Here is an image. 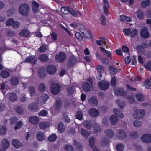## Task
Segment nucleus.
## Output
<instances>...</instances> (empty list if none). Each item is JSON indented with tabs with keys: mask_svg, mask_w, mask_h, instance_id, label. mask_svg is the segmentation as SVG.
I'll return each instance as SVG.
<instances>
[{
	"mask_svg": "<svg viewBox=\"0 0 151 151\" xmlns=\"http://www.w3.org/2000/svg\"><path fill=\"white\" fill-rule=\"evenodd\" d=\"M30 7L29 5L26 4H21L19 8V13L23 15H27L29 12Z\"/></svg>",
	"mask_w": 151,
	"mask_h": 151,
	"instance_id": "1",
	"label": "nucleus"
},
{
	"mask_svg": "<svg viewBox=\"0 0 151 151\" xmlns=\"http://www.w3.org/2000/svg\"><path fill=\"white\" fill-rule=\"evenodd\" d=\"M145 112L142 109H139L136 110L133 114V116L135 119H140L145 116Z\"/></svg>",
	"mask_w": 151,
	"mask_h": 151,
	"instance_id": "2",
	"label": "nucleus"
},
{
	"mask_svg": "<svg viewBox=\"0 0 151 151\" xmlns=\"http://www.w3.org/2000/svg\"><path fill=\"white\" fill-rule=\"evenodd\" d=\"M60 89V86L59 84L54 83L52 85L50 88V91L53 94L57 95L59 93Z\"/></svg>",
	"mask_w": 151,
	"mask_h": 151,
	"instance_id": "3",
	"label": "nucleus"
},
{
	"mask_svg": "<svg viewBox=\"0 0 151 151\" xmlns=\"http://www.w3.org/2000/svg\"><path fill=\"white\" fill-rule=\"evenodd\" d=\"M55 58L57 61L62 62L65 60L66 55L64 52H61L56 55Z\"/></svg>",
	"mask_w": 151,
	"mask_h": 151,
	"instance_id": "4",
	"label": "nucleus"
},
{
	"mask_svg": "<svg viewBox=\"0 0 151 151\" xmlns=\"http://www.w3.org/2000/svg\"><path fill=\"white\" fill-rule=\"evenodd\" d=\"M116 136L120 139H124L126 137L127 134L124 130L119 129L117 131Z\"/></svg>",
	"mask_w": 151,
	"mask_h": 151,
	"instance_id": "5",
	"label": "nucleus"
},
{
	"mask_svg": "<svg viewBox=\"0 0 151 151\" xmlns=\"http://www.w3.org/2000/svg\"><path fill=\"white\" fill-rule=\"evenodd\" d=\"M28 109L31 111H36L39 109L37 104L35 103H32L28 106Z\"/></svg>",
	"mask_w": 151,
	"mask_h": 151,
	"instance_id": "6",
	"label": "nucleus"
},
{
	"mask_svg": "<svg viewBox=\"0 0 151 151\" xmlns=\"http://www.w3.org/2000/svg\"><path fill=\"white\" fill-rule=\"evenodd\" d=\"M99 86L100 89L103 90H106L108 88L109 84L106 81H103L99 82Z\"/></svg>",
	"mask_w": 151,
	"mask_h": 151,
	"instance_id": "7",
	"label": "nucleus"
},
{
	"mask_svg": "<svg viewBox=\"0 0 151 151\" xmlns=\"http://www.w3.org/2000/svg\"><path fill=\"white\" fill-rule=\"evenodd\" d=\"M80 31L83 34L85 37L86 38H90L91 37V32L85 29L84 27L79 29Z\"/></svg>",
	"mask_w": 151,
	"mask_h": 151,
	"instance_id": "8",
	"label": "nucleus"
},
{
	"mask_svg": "<svg viewBox=\"0 0 151 151\" xmlns=\"http://www.w3.org/2000/svg\"><path fill=\"white\" fill-rule=\"evenodd\" d=\"M88 82L85 83L82 85V88L84 91H88L91 89L92 85L91 81V80H90Z\"/></svg>",
	"mask_w": 151,
	"mask_h": 151,
	"instance_id": "9",
	"label": "nucleus"
},
{
	"mask_svg": "<svg viewBox=\"0 0 151 151\" xmlns=\"http://www.w3.org/2000/svg\"><path fill=\"white\" fill-rule=\"evenodd\" d=\"M142 141L144 142L149 143L151 142V134H146L143 135L141 137Z\"/></svg>",
	"mask_w": 151,
	"mask_h": 151,
	"instance_id": "10",
	"label": "nucleus"
},
{
	"mask_svg": "<svg viewBox=\"0 0 151 151\" xmlns=\"http://www.w3.org/2000/svg\"><path fill=\"white\" fill-rule=\"evenodd\" d=\"M37 139L39 141H42L45 140V137L43 132L41 131H38L36 134Z\"/></svg>",
	"mask_w": 151,
	"mask_h": 151,
	"instance_id": "11",
	"label": "nucleus"
},
{
	"mask_svg": "<svg viewBox=\"0 0 151 151\" xmlns=\"http://www.w3.org/2000/svg\"><path fill=\"white\" fill-rule=\"evenodd\" d=\"M140 35L141 37L144 38H147L149 36V34L148 29L146 27H144L140 31Z\"/></svg>",
	"mask_w": 151,
	"mask_h": 151,
	"instance_id": "12",
	"label": "nucleus"
},
{
	"mask_svg": "<svg viewBox=\"0 0 151 151\" xmlns=\"http://www.w3.org/2000/svg\"><path fill=\"white\" fill-rule=\"evenodd\" d=\"M94 138L93 137H91L89 138V145L91 147L92 151H99V150L96 148L94 145Z\"/></svg>",
	"mask_w": 151,
	"mask_h": 151,
	"instance_id": "13",
	"label": "nucleus"
},
{
	"mask_svg": "<svg viewBox=\"0 0 151 151\" xmlns=\"http://www.w3.org/2000/svg\"><path fill=\"white\" fill-rule=\"evenodd\" d=\"M89 115L93 117H97L99 115V113L97 109L92 108L90 109L88 111Z\"/></svg>",
	"mask_w": 151,
	"mask_h": 151,
	"instance_id": "14",
	"label": "nucleus"
},
{
	"mask_svg": "<svg viewBox=\"0 0 151 151\" xmlns=\"http://www.w3.org/2000/svg\"><path fill=\"white\" fill-rule=\"evenodd\" d=\"M37 61V59L35 56L33 55L30 56L26 58L24 62L31 63L32 64H35Z\"/></svg>",
	"mask_w": 151,
	"mask_h": 151,
	"instance_id": "15",
	"label": "nucleus"
},
{
	"mask_svg": "<svg viewBox=\"0 0 151 151\" xmlns=\"http://www.w3.org/2000/svg\"><path fill=\"white\" fill-rule=\"evenodd\" d=\"M46 71L50 74H53L56 72V68L54 65H50L47 67Z\"/></svg>",
	"mask_w": 151,
	"mask_h": 151,
	"instance_id": "16",
	"label": "nucleus"
},
{
	"mask_svg": "<svg viewBox=\"0 0 151 151\" xmlns=\"http://www.w3.org/2000/svg\"><path fill=\"white\" fill-rule=\"evenodd\" d=\"M39 120V118L36 116H30L29 118V121L32 124L37 125Z\"/></svg>",
	"mask_w": 151,
	"mask_h": 151,
	"instance_id": "17",
	"label": "nucleus"
},
{
	"mask_svg": "<svg viewBox=\"0 0 151 151\" xmlns=\"http://www.w3.org/2000/svg\"><path fill=\"white\" fill-rule=\"evenodd\" d=\"M96 69L98 73L96 76L97 78L98 79H100L102 76L101 73L104 72L103 68L101 65H99L97 66Z\"/></svg>",
	"mask_w": 151,
	"mask_h": 151,
	"instance_id": "18",
	"label": "nucleus"
},
{
	"mask_svg": "<svg viewBox=\"0 0 151 151\" xmlns=\"http://www.w3.org/2000/svg\"><path fill=\"white\" fill-rule=\"evenodd\" d=\"M40 128L42 130H45L50 126L49 123L46 121H42L39 124Z\"/></svg>",
	"mask_w": 151,
	"mask_h": 151,
	"instance_id": "19",
	"label": "nucleus"
},
{
	"mask_svg": "<svg viewBox=\"0 0 151 151\" xmlns=\"http://www.w3.org/2000/svg\"><path fill=\"white\" fill-rule=\"evenodd\" d=\"M12 143L14 147L18 148L22 146L21 142L17 139H14L12 140Z\"/></svg>",
	"mask_w": 151,
	"mask_h": 151,
	"instance_id": "20",
	"label": "nucleus"
},
{
	"mask_svg": "<svg viewBox=\"0 0 151 151\" xmlns=\"http://www.w3.org/2000/svg\"><path fill=\"white\" fill-rule=\"evenodd\" d=\"M1 145L4 149H7L9 147L10 143L7 139L4 138L2 140Z\"/></svg>",
	"mask_w": 151,
	"mask_h": 151,
	"instance_id": "21",
	"label": "nucleus"
},
{
	"mask_svg": "<svg viewBox=\"0 0 151 151\" xmlns=\"http://www.w3.org/2000/svg\"><path fill=\"white\" fill-rule=\"evenodd\" d=\"M9 99L12 102H14L17 101V95L14 93H10L8 96Z\"/></svg>",
	"mask_w": 151,
	"mask_h": 151,
	"instance_id": "22",
	"label": "nucleus"
},
{
	"mask_svg": "<svg viewBox=\"0 0 151 151\" xmlns=\"http://www.w3.org/2000/svg\"><path fill=\"white\" fill-rule=\"evenodd\" d=\"M103 1V10L105 13L107 14L108 8L109 7V3L107 0H102Z\"/></svg>",
	"mask_w": 151,
	"mask_h": 151,
	"instance_id": "23",
	"label": "nucleus"
},
{
	"mask_svg": "<svg viewBox=\"0 0 151 151\" xmlns=\"http://www.w3.org/2000/svg\"><path fill=\"white\" fill-rule=\"evenodd\" d=\"M77 62V59L76 57L74 55L72 56L69 58L68 62V65H72L75 64Z\"/></svg>",
	"mask_w": 151,
	"mask_h": 151,
	"instance_id": "24",
	"label": "nucleus"
},
{
	"mask_svg": "<svg viewBox=\"0 0 151 151\" xmlns=\"http://www.w3.org/2000/svg\"><path fill=\"white\" fill-rule=\"evenodd\" d=\"M39 59L42 62H45L48 61L49 58L48 56L45 54H42L40 55Z\"/></svg>",
	"mask_w": 151,
	"mask_h": 151,
	"instance_id": "25",
	"label": "nucleus"
},
{
	"mask_svg": "<svg viewBox=\"0 0 151 151\" xmlns=\"http://www.w3.org/2000/svg\"><path fill=\"white\" fill-rule=\"evenodd\" d=\"M32 3L33 12L35 13H37L38 12L39 5L38 3L35 1H33Z\"/></svg>",
	"mask_w": 151,
	"mask_h": 151,
	"instance_id": "26",
	"label": "nucleus"
},
{
	"mask_svg": "<svg viewBox=\"0 0 151 151\" xmlns=\"http://www.w3.org/2000/svg\"><path fill=\"white\" fill-rule=\"evenodd\" d=\"M104 133L109 138H111L114 136V133L113 131L110 129H108L105 130Z\"/></svg>",
	"mask_w": 151,
	"mask_h": 151,
	"instance_id": "27",
	"label": "nucleus"
},
{
	"mask_svg": "<svg viewBox=\"0 0 151 151\" xmlns=\"http://www.w3.org/2000/svg\"><path fill=\"white\" fill-rule=\"evenodd\" d=\"M88 102L90 104L94 106H96L97 104V101L96 97L90 98L88 100Z\"/></svg>",
	"mask_w": 151,
	"mask_h": 151,
	"instance_id": "28",
	"label": "nucleus"
},
{
	"mask_svg": "<svg viewBox=\"0 0 151 151\" xmlns=\"http://www.w3.org/2000/svg\"><path fill=\"white\" fill-rule=\"evenodd\" d=\"M110 120L111 124L112 125H114L118 121V119L116 116L112 115L110 117Z\"/></svg>",
	"mask_w": 151,
	"mask_h": 151,
	"instance_id": "29",
	"label": "nucleus"
},
{
	"mask_svg": "<svg viewBox=\"0 0 151 151\" xmlns=\"http://www.w3.org/2000/svg\"><path fill=\"white\" fill-rule=\"evenodd\" d=\"M30 34V32L28 30L24 29L20 32L19 35L20 36L26 37H28Z\"/></svg>",
	"mask_w": 151,
	"mask_h": 151,
	"instance_id": "30",
	"label": "nucleus"
},
{
	"mask_svg": "<svg viewBox=\"0 0 151 151\" xmlns=\"http://www.w3.org/2000/svg\"><path fill=\"white\" fill-rule=\"evenodd\" d=\"M97 44L99 46H101L102 44L106 45V42L105 39L103 37H100L99 38V40L96 41Z\"/></svg>",
	"mask_w": 151,
	"mask_h": 151,
	"instance_id": "31",
	"label": "nucleus"
},
{
	"mask_svg": "<svg viewBox=\"0 0 151 151\" xmlns=\"http://www.w3.org/2000/svg\"><path fill=\"white\" fill-rule=\"evenodd\" d=\"M58 131L60 133H63L65 130V127L63 123L62 122H60L58 125Z\"/></svg>",
	"mask_w": 151,
	"mask_h": 151,
	"instance_id": "32",
	"label": "nucleus"
},
{
	"mask_svg": "<svg viewBox=\"0 0 151 151\" xmlns=\"http://www.w3.org/2000/svg\"><path fill=\"white\" fill-rule=\"evenodd\" d=\"M14 110L19 115L22 114L24 111L23 109L20 106H17L14 108Z\"/></svg>",
	"mask_w": 151,
	"mask_h": 151,
	"instance_id": "33",
	"label": "nucleus"
},
{
	"mask_svg": "<svg viewBox=\"0 0 151 151\" xmlns=\"http://www.w3.org/2000/svg\"><path fill=\"white\" fill-rule=\"evenodd\" d=\"M113 112L119 118H122L124 117V115L123 113L119 111L117 109H114L113 110Z\"/></svg>",
	"mask_w": 151,
	"mask_h": 151,
	"instance_id": "34",
	"label": "nucleus"
},
{
	"mask_svg": "<svg viewBox=\"0 0 151 151\" xmlns=\"http://www.w3.org/2000/svg\"><path fill=\"white\" fill-rule=\"evenodd\" d=\"M49 96L46 93L42 94L40 97L41 101L43 103H45L49 98Z\"/></svg>",
	"mask_w": 151,
	"mask_h": 151,
	"instance_id": "35",
	"label": "nucleus"
},
{
	"mask_svg": "<svg viewBox=\"0 0 151 151\" xmlns=\"http://www.w3.org/2000/svg\"><path fill=\"white\" fill-rule=\"evenodd\" d=\"M38 76L41 78H45V75L44 73V70L43 68H40L38 71Z\"/></svg>",
	"mask_w": 151,
	"mask_h": 151,
	"instance_id": "36",
	"label": "nucleus"
},
{
	"mask_svg": "<svg viewBox=\"0 0 151 151\" xmlns=\"http://www.w3.org/2000/svg\"><path fill=\"white\" fill-rule=\"evenodd\" d=\"M100 50L104 53L106 54V56L110 59H111V54L109 52L106 50L104 48L102 47H100Z\"/></svg>",
	"mask_w": 151,
	"mask_h": 151,
	"instance_id": "37",
	"label": "nucleus"
},
{
	"mask_svg": "<svg viewBox=\"0 0 151 151\" xmlns=\"http://www.w3.org/2000/svg\"><path fill=\"white\" fill-rule=\"evenodd\" d=\"M109 72L110 74H114L117 73L118 69L114 68L113 66H111L109 68Z\"/></svg>",
	"mask_w": 151,
	"mask_h": 151,
	"instance_id": "38",
	"label": "nucleus"
},
{
	"mask_svg": "<svg viewBox=\"0 0 151 151\" xmlns=\"http://www.w3.org/2000/svg\"><path fill=\"white\" fill-rule=\"evenodd\" d=\"M120 20L122 21L130 22L131 21V18L129 17L122 15L120 16Z\"/></svg>",
	"mask_w": 151,
	"mask_h": 151,
	"instance_id": "39",
	"label": "nucleus"
},
{
	"mask_svg": "<svg viewBox=\"0 0 151 151\" xmlns=\"http://www.w3.org/2000/svg\"><path fill=\"white\" fill-rule=\"evenodd\" d=\"M144 85L145 87L147 89L151 88V79H147L144 82Z\"/></svg>",
	"mask_w": 151,
	"mask_h": 151,
	"instance_id": "40",
	"label": "nucleus"
},
{
	"mask_svg": "<svg viewBox=\"0 0 151 151\" xmlns=\"http://www.w3.org/2000/svg\"><path fill=\"white\" fill-rule=\"evenodd\" d=\"M124 90L123 88L115 89L114 91V93L116 95H123Z\"/></svg>",
	"mask_w": 151,
	"mask_h": 151,
	"instance_id": "41",
	"label": "nucleus"
},
{
	"mask_svg": "<svg viewBox=\"0 0 151 151\" xmlns=\"http://www.w3.org/2000/svg\"><path fill=\"white\" fill-rule=\"evenodd\" d=\"M0 75L2 77L6 78L10 76L9 73L6 71H3L0 73Z\"/></svg>",
	"mask_w": 151,
	"mask_h": 151,
	"instance_id": "42",
	"label": "nucleus"
},
{
	"mask_svg": "<svg viewBox=\"0 0 151 151\" xmlns=\"http://www.w3.org/2000/svg\"><path fill=\"white\" fill-rule=\"evenodd\" d=\"M81 133L82 135L85 137H87L90 134V132L87 131L83 129H81Z\"/></svg>",
	"mask_w": 151,
	"mask_h": 151,
	"instance_id": "43",
	"label": "nucleus"
},
{
	"mask_svg": "<svg viewBox=\"0 0 151 151\" xmlns=\"http://www.w3.org/2000/svg\"><path fill=\"white\" fill-rule=\"evenodd\" d=\"M6 128L5 126H1L0 127V134L4 135L6 132Z\"/></svg>",
	"mask_w": 151,
	"mask_h": 151,
	"instance_id": "44",
	"label": "nucleus"
},
{
	"mask_svg": "<svg viewBox=\"0 0 151 151\" xmlns=\"http://www.w3.org/2000/svg\"><path fill=\"white\" fill-rule=\"evenodd\" d=\"M57 139V136L55 134H52L48 137V140L50 142L55 141Z\"/></svg>",
	"mask_w": 151,
	"mask_h": 151,
	"instance_id": "45",
	"label": "nucleus"
},
{
	"mask_svg": "<svg viewBox=\"0 0 151 151\" xmlns=\"http://www.w3.org/2000/svg\"><path fill=\"white\" fill-rule=\"evenodd\" d=\"M10 82L11 84L13 85H17L19 83L18 79L16 77H12L11 79Z\"/></svg>",
	"mask_w": 151,
	"mask_h": 151,
	"instance_id": "46",
	"label": "nucleus"
},
{
	"mask_svg": "<svg viewBox=\"0 0 151 151\" xmlns=\"http://www.w3.org/2000/svg\"><path fill=\"white\" fill-rule=\"evenodd\" d=\"M38 88L40 91L42 92L44 91L46 88L45 84L44 83H40L38 86Z\"/></svg>",
	"mask_w": 151,
	"mask_h": 151,
	"instance_id": "47",
	"label": "nucleus"
},
{
	"mask_svg": "<svg viewBox=\"0 0 151 151\" xmlns=\"http://www.w3.org/2000/svg\"><path fill=\"white\" fill-rule=\"evenodd\" d=\"M150 2L149 0L142 1H141V6L143 7H146L149 6Z\"/></svg>",
	"mask_w": 151,
	"mask_h": 151,
	"instance_id": "48",
	"label": "nucleus"
},
{
	"mask_svg": "<svg viewBox=\"0 0 151 151\" xmlns=\"http://www.w3.org/2000/svg\"><path fill=\"white\" fill-rule=\"evenodd\" d=\"M148 47V45L146 43L142 44L141 46H138L137 47V49L138 51H140L142 49Z\"/></svg>",
	"mask_w": 151,
	"mask_h": 151,
	"instance_id": "49",
	"label": "nucleus"
},
{
	"mask_svg": "<svg viewBox=\"0 0 151 151\" xmlns=\"http://www.w3.org/2000/svg\"><path fill=\"white\" fill-rule=\"evenodd\" d=\"M93 131L95 133H97L100 132L101 129L99 125L96 124L93 126Z\"/></svg>",
	"mask_w": 151,
	"mask_h": 151,
	"instance_id": "50",
	"label": "nucleus"
},
{
	"mask_svg": "<svg viewBox=\"0 0 151 151\" xmlns=\"http://www.w3.org/2000/svg\"><path fill=\"white\" fill-rule=\"evenodd\" d=\"M69 8H70V7H69L66 8L65 7H62L61 9V11L63 14H67L69 12Z\"/></svg>",
	"mask_w": 151,
	"mask_h": 151,
	"instance_id": "51",
	"label": "nucleus"
},
{
	"mask_svg": "<svg viewBox=\"0 0 151 151\" xmlns=\"http://www.w3.org/2000/svg\"><path fill=\"white\" fill-rule=\"evenodd\" d=\"M124 148V145L122 143L118 144L116 147V149L117 151H122Z\"/></svg>",
	"mask_w": 151,
	"mask_h": 151,
	"instance_id": "52",
	"label": "nucleus"
},
{
	"mask_svg": "<svg viewBox=\"0 0 151 151\" xmlns=\"http://www.w3.org/2000/svg\"><path fill=\"white\" fill-rule=\"evenodd\" d=\"M61 107V104L60 100H57L55 105V108L57 110L60 109Z\"/></svg>",
	"mask_w": 151,
	"mask_h": 151,
	"instance_id": "53",
	"label": "nucleus"
},
{
	"mask_svg": "<svg viewBox=\"0 0 151 151\" xmlns=\"http://www.w3.org/2000/svg\"><path fill=\"white\" fill-rule=\"evenodd\" d=\"M145 68L148 70L151 71V61H150L145 63Z\"/></svg>",
	"mask_w": 151,
	"mask_h": 151,
	"instance_id": "54",
	"label": "nucleus"
},
{
	"mask_svg": "<svg viewBox=\"0 0 151 151\" xmlns=\"http://www.w3.org/2000/svg\"><path fill=\"white\" fill-rule=\"evenodd\" d=\"M136 97L137 100L140 101H142L144 100L143 96L140 93L137 94L136 96Z\"/></svg>",
	"mask_w": 151,
	"mask_h": 151,
	"instance_id": "55",
	"label": "nucleus"
},
{
	"mask_svg": "<svg viewBox=\"0 0 151 151\" xmlns=\"http://www.w3.org/2000/svg\"><path fill=\"white\" fill-rule=\"evenodd\" d=\"M22 125V122L21 121H19L14 127V130H16L19 129Z\"/></svg>",
	"mask_w": 151,
	"mask_h": 151,
	"instance_id": "56",
	"label": "nucleus"
},
{
	"mask_svg": "<svg viewBox=\"0 0 151 151\" xmlns=\"http://www.w3.org/2000/svg\"><path fill=\"white\" fill-rule=\"evenodd\" d=\"M47 46L46 45L41 46L38 49V51L40 52H45L47 49Z\"/></svg>",
	"mask_w": 151,
	"mask_h": 151,
	"instance_id": "57",
	"label": "nucleus"
},
{
	"mask_svg": "<svg viewBox=\"0 0 151 151\" xmlns=\"http://www.w3.org/2000/svg\"><path fill=\"white\" fill-rule=\"evenodd\" d=\"M83 123L86 128L87 129H90L91 127V124L89 121H85L83 122Z\"/></svg>",
	"mask_w": 151,
	"mask_h": 151,
	"instance_id": "58",
	"label": "nucleus"
},
{
	"mask_svg": "<svg viewBox=\"0 0 151 151\" xmlns=\"http://www.w3.org/2000/svg\"><path fill=\"white\" fill-rule=\"evenodd\" d=\"M28 90L31 96L33 95L34 94L35 92V89L34 87L33 86L29 87L28 88Z\"/></svg>",
	"mask_w": 151,
	"mask_h": 151,
	"instance_id": "59",
	"label": "nucleus"
},
{
	"mask_svg": "<svg viewBox=\"0 0 151 151\" xmlns=\"http://www.w3.org/2000/svg\"><path fill=\"white\" fill-rule=\"evenodd\" d=\"M14 21L12 18H10L6 22V24L7 26H10L13 24Z\"/></svg>",
	"mask_w": 151,
	"mask_h": 151,
	"instance_id": "60",
	"label": "nucleus"
},
{
	"mask_svg": "<svg viewBox=\"0 0 151 151\" xmlns=\"http://www.w3.org/2000/svg\"><path fill=\"white\" fill-rule=\"evenodd\" d=\"M65 149L66 151H74L72 146L69 145H67L65 146Z\"/></svg>",
	"mask_w": 151,
	"mask_h": 151,
	"instance_id": "61",
	"label": "nucleus"
},
{
	"mask_svg": "<svg viewBox=\"0 0 151 151\" xmlns=\"http://www.w3.org/2000/svg\"><path fill=\"white\" fill-rule=\"evenodd\" d=\"M137 31L136 29H133L131 31H130V36L131 37H134L137 34Z\"/></svg>",
	"mask_w": 151,
	"mask_h": 151,
	"instance_id": "62",
	"label": "nucleus"
},
{
	"mask_svg": "<svg viewBox=\"0 0 151 151\" xmlns=\"http://www.w3.org/2000/svg\"><path fill=\"white\" fill-rule=\"evenodd\" d=\"M137 15L138 17L140 19H142L144 18L143 13L140 11L137 12Z\"/></svg>",
	"mask_w": 151,
	"mask_h": 151,
	"instance_id": "63",
	"label": "nucleus"
},
{
	"mask_svg": "<svg viewBox=\"0 0 151 151\" xmlns=\"http://www.w3.org/2000/svg\"><path fill=\"white\" fill-rule=\"evenodd\" d=\"M75 36L79 40L81 41L83 39V36L79 32H77L75 34Z\"/></svg>",
	"mask_w": 151,
	"mask_h": 151,
	"instance_id": "64",
	"label": "nucleus"
}]
</instances>
